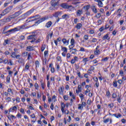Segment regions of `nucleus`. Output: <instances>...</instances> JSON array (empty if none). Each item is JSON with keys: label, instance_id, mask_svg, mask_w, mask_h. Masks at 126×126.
<instances>
[{"label": "nucleus", "instance_id": "f257e3e1", "mask_svg": "<svg viewBox=\"0 0 126 126\" xmlns=\"http://www.w3.org/2000/svg\"><path fill=\"white\" fill-rule=\"evenodd\" d=\"M21 14H22V11L21 10L16 12L13 15L9 16L6 19V20L7 21H10V20H12V19H14L15 18H16V17H18V16H19Z\"/></svg>", "mask_w": 126, "mask_h": 126}, {"label": "nucleus", "instance_id": "f03ea898", "mask_svg": "<svg viewBox=\"0 0 126 126\" xmlns=\"http://www.w3.org/2000/svg\"><path fill=\"white\" fill-rule=\"evenodd\" d=\"M37 37H36V35L34 34L28 36V40H32L31 41V43H33L35 42V40H36Z\"/></svg>", "mask_w": 126, "mask_h": 126}, {"label": "nucleus", "instance_id": "7ed1b4c3", "mask_svg": "<svg viewBox=\"0 0 126 126\" xmlns=\"http://www.w3.org/2000/svg\"><path fill=\"white\" fill-rule=\"evenodd\" d=\"M61 6L62 7V8L67 9H68V8H70V7H72L73 8H74V7H73L71 5H68L67 3H63L61 5Z\"/></svg>", "mask_w": 126, "mask_h": 126}, {"label": "nucleus", "instance_id": "20e7f679", "mask_svg": "<svg viewBox=\"0 0 126 126\" xmlns=\"http://www.w3.org/2000/svg\"><path fill=\"white\" fill-rule=\"evenodd\" d=\"M59 1L60 0H52L51 1V4L52 6H57V5H59Z\"/></svg>", "mask_w": 126, "mask_h": 126}, {"label": "nucleus", "instance_id": "39448f33", "mask_svg": "<svg viewBox=\"0 0 126 126\" xmlns=\"http://www.w3.org/2000/svg\"><path fill=\"white\" fill-rule=\"evenodd\" d=\"M15 58L17 59V60H19L18 62L19 63H22L23 62H24V60L23 59L21 58V56L20 55H16Z\"/></svg>", "mask_w": 126, "mask_h": 126}, {"label": "nucleus", "instance_id": "423d86ee", "mask_svg": "<svg viewBox=\"0 0 126 126\" xmlns=\"http://www.w3.org/2000/svg\"><path fill=\"white\" fill-rule=\"evenodd\" d=\"M75 62H78V57L76 56L74 57V59H72L71 60V64H74V63H75Z\"/></svg>", "mask_w": 126, "mask_h": 126}, {"label": "nucleus", "instance_id": "0eeeda50", "mask_svg": "<svg viewBox=\"0 0 126 126\" xmlns=\"http://www.w3.org/2000/svg\"><path fill=\"white\" fill-rule=\"evenodd\" d=\"M47 18L45 17L40 18L39 20H38L37 21L35 22V23L36 24H39V23H41V22H43V21H45V20H46Z\"/></svg>", "mask_w": 126, "mask_h": 126}, {"label": "nucleus", "instance_id": "6e6552de", "mask_svg": "<svg viewBox=\"0 0 126 126\" xmlns=\"http://www.w3.org/2000/svg\"><path fill=\"white\" fill-rule=\"evenodd\" d=\"M62 42L65 46H68V44L69 43V39L66 40L65 38H63L62 39Z\"/></svg>", "mask_w": 126, "mask_h": 126}, {"label": "nucleus", "instance_id": "1a4fd4ad", "mask_svg": "<svg viewBox=\"0 0 126 126\" xmlns=\"http://www.w3.org/2000/svg\"><path fill=\"white\" fill-rule=\"evenodd\" d=\"M10 11L8 10L7 8L5 9L1 13V15L2 16H3V15H5V14H7V13H9Z\"/></svg>", "mask_w": 126, "mask_h": 126}, {"label": "nucleus", "instance_id": "9d476101", "mask_svg": "<svg viewBox=\"0 0 126 126\" xmlns=\"http://www.w3.org/2000/svg\"><path fill=\"white\" fill-rule=\"evenodd\" d=\"M95 69V67L94 66L91 65L90 68L88 70V73H90V74H92V71Z\"/></svg>", "mask_w": 126, "mask_h": 126}, {"label": "nucleus", "instance_id": "9b49d317", "mask_svg": "<svg viewBox=\"0 0 126 126\" xmlns=\"http://www.w3.org/2000/svg\"><path fill=\"white\" fill-rule=\"evenodd\" d=\"M31 18H34L31 21H35V20H37V19L41 18V16L39 15H37L34 16L32 17Z\"/></svg>", "mask_w": 126, "mask_h": 126}, {"label": "nucleus", "instance_id": "f8f14e48", "mask_svg": "<svg viewBox=\"0 0 126 126\" xmlns=\"http://www.w3.org/2000/svg\"><path fill=\"white\" fill-rule=\"evenodd\" d=\"M62 11H58L56 12L54 14L53 16L55 17H59V15H62Z\"/></svg>", "mask_w": 126, "mask_h": 126}, {"label": "nucleus", "instance_id": "ddd939ff", "mask_svg": "<svg viewBox=\"0 0 126 126\" xmlns=\"http://www.w3.org/2000/svg\"><path fill=\"white\" fill-rule=\"evenodd\" d=\"M65 108V104L64 103L62 102L61 103V111L62 113H64V108Z\"/></svg>", "mask_w": 126, "mask_h": 126}, {"label": "nucleus", "instance_id": "4468645a", "mask_svg": "<svg viewBox=\"0 0 126 126\" xmlns=\"http://www.w3.org/2000/svg\"><path fill=\"white\" fill-rule=\"evenodd\" d=\"M96 1V2L98 3L97 5L99 7H103V5H104L103 4V2H102L103 1H102L101 0H99L98 1Z\"/></svg>", "mask_w": 126, "mask_h": 126}, {"label": "nucleus", "instance_id": "2eb2a0df", "mask_svg": "<svg viewBox=\"0 0 126 126\" xmlns=\"http://www.w3.org/2000/svg\"><path fill=\"white\" fill-rule=\"evenodd\" d=\"M27 51L28 52H31V51H34V47L31 46H27Z\"/></svg>", "mask_w": 126, "mask_h": 126}, {"label": "nucleus", "instance_id": "dca6fc26", "mask_svg": "<svg viewBox=\"0 0 126 126\" xmlns=\"http://www.w3.org/2000/svg\"><path fill=\"white\" fill-rule=\"evenodd\" d=\"M63 89H64V88L63 87V86H62L59 89L58 91L59 94H61V95H62V94H63Z\"/></svg>", "mask_w": 126, "mask_h": 126}, {"label": "nucleus", "instance_id": "f3484780", "mask_svg": "<svg viewBox=\"0 0 126 126\" xmlns=\"http://www.w3.org/2000/svg\"><path fill=\"white\" fill-rule=\"evenodd\" d=\"M112 116H114L117 119H120V118L122 117V114H121L120 113H118L117 114H112Z\"/></svg>", "mask_w": 126, "mask_h": 126}, {"label": "nucleus", "instance_id": "a211bd4d", "mask_svg": "<svg viewBox=\"0 0 126 126\" xmlns=\"http://www.w3.org/2000/svg\"><path fill=\"white\" fill-rule=\"evenodd\" d=\"M83 13L82 10H78L76 12L77 16H81V14Z\"/></svg>", "mask_w": 126, "mask_h": 126}, {"label": "nucleus", "instance_id": "6ab92c4d", "mask_svg": "<svg viewBox=\"0 0 126 126\" xmlns=\"http://www.w3.org/2000/svg\"><path fill=\"white\" fill-rule=\"evenodd\" d=\"M102 39L103 40H110V36H109V34L107 33L105 35H104L102 37Z\"/></svg>", "mask_w": 126, "mask_h": 126}, {"label": "nucleus", "instance_id": "aec40b11", "mask_svg": "<svg viewBox=\"0 0 126 126\" xmlns=\"http://www.w3.org/2000/svg\"><path fill=\"white\" fill-rule=\"evenodd\" d=\"M70 52V53H71L72 55H76V52H77V49H76V48L72 49Z\"/></svg>", "mask_w": 126, "mask_h": 126}, {"label": "nucleus", "instance_id": "412c9836", "mask_svg": "<svg viewBox=\"0 0 126 126\" xmlns=\"http://www.w3.org/2000/svg\"><path fill=\"white\" fill-rule=\"evenodd\" d=\"M18 28V31H20V30H23V29H25L26 27L25 26L22 25L21 26L17 27Z\"/></svg>", "mask_w": 126, "mask_h": 126}, {"label": "nucleus", "instance_id": "4be33fe9", "mask_svg": "<svg viewBox=\"0 0 126 126\" xmlns=\"http://www.w3.org/2000/svg\"><path fill=\"white\" fill-rule=\"evenodd\" d=\"M52 24H53V23H52V22L51 21H49L48 22H47L46 24V27H47V28H50V27L51 26H52Z\"/></svg>", "mask_w": 126, "mask_h": 126}, {"label": "nucleus", "instance_id": "5701e85b", "mask_svg": "<svg viewBox=\"0 0 126 126\" xmlns=\"http://www.w3.org/2000/svg\"><path fill=\"white\" fill-rule=\"evenodd\" d=\"M17 107L15 106L10 108L9 111L10 112H13L14 111H17Z\"/></svg>", "mask_w": 126, "mask_h": 126}, {"label": "nucleus", "instance_id": "b1692460", "mask_svg": "<svg viewBox=\"0 0 126 126\" xmlns=\"http://www.w3.org/2000/svg\"><path fill=\"white\" fill-rule=\"evenodd\" d=\"M92 9L94 13H97V8H96V7L94 5L92 6Z\"/></svg>", "mask_w": 126, "mask_h": 126}, {"label": "nucleus", "instance_id": "393cba45", "mask_svg": "<svg viewBox=\"0 0 126 126\" xmlns=\"http://www.w3.org/2000/svg\"><path fill=\"white\" fill-rule=\"evenodd\" d=\"M81 27H82V24L81 23H78L76 26V28H77L78 30L80 29Z\"/></svg>", "mask_w": 126, "mask_h": 126}, {"label": "nucleus", "instance_id": "a878e982", "mask_svg": "<svg viewBox=\"0 0 126 126\" xmlns=\"http://www.w3.org/2000/svg\"><path fill=\"white\" fill-rule=\"evenodd\" d=\"M40 85L42 89H45V83H44V82H43V80H40Z\"/></svg>", "mask_w": 126, "mask_h": 126}, {"label": "nucleus", "instance_id": "bb28decb", "mask_svg": "<svg viewBox=\"0 0 126 126\" xmlns=\"http://www.w3.org/2000/svg\"><path fill=\"white\" fill-rule=\"evenodd\" d=\"M18 31V29L17 27L16 28H14V29H12L10 30V32H12V33H14V32H16Z\"/></svg>", "mask_w": 126, "mask_h": 126}, {"label": "nucleus", "instance_id": "cd10ccee", "mask_svg": "<svg viewBox=\"0 0 126 126\" xmlns=\"http://www.w3.org/2000/svg\"><path fill=\"white\" fill-rule=\"evenodd\" d=\"M11 57L13 59H15V57L16 56V53L15 52H11L10 53Z\"/></svg>", "mask_w": 126, "mask_h": 126}, {"label": "nucleus", "instance_id": "c85d7f7f", "mask_svg": "<svg viewBox=\"0 0 126 126\" xmlns=\"http://www.w3.org/2000/svg\"><path fill=\"white\" fill-rule=\"evenodd\" d=\"M30 67V66L29 65V63H27L25 65V70H27V71L28 70Z\"/></svg>", "mask_w": 126, "mask_h": 126}, {"label": "nucleus", "instance_id": "c756f323", "mask_svg": "<svg viewBox=\"0 0 126 126\" xmlns=\"http://www.w3.org/2000/svg\"><path fill=\"white\" fill-rule=\"evenodd\" d=\"M61 48H62V50L63 51V52L67 53V48H66V47H63L62 46Z\"/></svg>", "mask_w": 126, "mask_h": 126}, {"label": "nucleus", "instance_id": "7c9ffc66", "mask_svg": "<svg viewBox=\"0 0 126 126\" xmlns=\"http://www.w3.org/2000/svg\"><path fill=\"white\" fill-rule=\"evenodd\" d=\"M69 96L72 97V99H75V95L72 93V92H69Z\"/></svg>", "mask_w": 126, "mask_h": 126}, {"label": "nucleus", "instance_id": "2f4dec72", "mask_svg": "<svg viewBox=\"0 0 126 126\" xmlns=\"http://www.w3.org/2000/svg\"><path fill=\"white\" fill-rule=\"evenodd\" d=\"M94 54L96 56L100 55V50H95V51L94 52Z\"/></svg>", "mask_w": 126, "mask_h": 126}, {"label": "nucleus", "instance_id": "473e14b6", "mask_svg": "<svg viewBox=\"0 0 126 126\" xmlns=\"http://www.w3.org/2000/svg\"><path fill=\"white\" fill-rule=\"evenodd\" d=\"M62 17L63 19H67V18L69 17V16L67 14H64L63 15Z\"/></svg>", "mask_w": 126, "mask_h": 126}, {"label": "nucleus", "instance_id": "72a5a7b5", "mask_svg": "<svg viewBox=\"0 0 126 126\" xmlns=\"http://www.w3.org/2000/svg\"><path fill=\"white\" fill-rule=\"evenodd\" d=\"M78 110H82L83 109V106H82V104H78Z\"/></svg>", "mask_w": 126, "mask_h": 126}, {"label": "nucleus", "instance_id": "f704fd0d", "mask_svg": "<svg viewBox=\"0 0 126 126\" xmlns=\"http://www.w3.org/2000/svg\"><path fill=\"white\" fill-rule=\"evenodd\" d=\"M5 100L6 101V102H9L11 101V98L10 97H5Z\"/></svg>", "mask_w": 126, "mask_h": 126}, {"label": "nucleus", "instance_id": "c9c22d12", "mask_svg": "<svg viewBox=\"0 0 126 126\" xmlns=\"http://www.w3.org/2000/svg\"><path fill=\"white\" fill-rule=\"evenodd\" d=\"M7 118H8V120H10V118H11L12 119H15V116H14V115H8V116H7Z\"/></svg>", "mask_w": 126, "mask_h": 126}, {"label": "nucleus", "instance_id": "e433bc0d", "mask_svg": "<svg viewBox=\"0 0 126 126\" xmlns=\"http://www.w3.org/2000/svg\"><path fill=\"white\" fill-rule=\"evenodd\" d=\"M7 92L8 94H9V93H11L12 95L13 94V91H12V90H11L10 88L8 89Z\"/></svg>", "mask_w": 126, "mask_h": 126}, {"label": "nucleus", "instance_id": "4c0bfd02", "mask_svg": "<svg viewBox=\"0 0 126 126\" xmlns=\"http://www.w3.org/2000/svg\"><path fill=\"white\" fill-rule=\"evenodd\" d=\"M34 88L36 90H38L39 89V85L37 83L34 84Z\"/></svg>", "mask_w": 126, "mask_h": 126}, {"label": "nucleus", "instance_id": "58836bf2", "mask_svg": "<svg viewBox=\"0 0 126 126\" xmlns=\"http://www.w3.org/2000/svg\"><path fill=\"white\" fill-rule=\"evenodd\" d=\"M6 82H7V83H9V82H10V75H8L7 76Z\"/></svg>", "mask_w": 126, "mask_h": 126}, {"label": "nucleus", "instance_id": "ea45409f", "mask_svg": "<svg viewBox=\"0 0 126 126\" xmlns=\"http://www.w3.org/2000/svg\"><path fill=\"white\" fill-rule=\"evenodd\" d=\"M79 97L81 98V101L84 99V95H83L82 94H79Z\"/></svg>", "mask_w": 126, "mask_h": 126}, {"label": "nucleus", "instance_id": "a19ab883", "mask_svg": "<svg viewBox=\"0 0 126 126\" xmlns=\"http://www.w3.org/2000/svg\"><path fill=\"white\" fill-rule=\"evenodd\" d=\"M113 86L114 87H118V83H117V81H113Z\"/></svg>", "mask_w": 126, "mask_h": 126}, {"label": "nucleus", "instance_id": "79ce46f5", "mask_svg": "<svg viewBox=\"0 0 126 126\" xmlns=\"http://www.w3.org/2000/svg\"><path fill=\"white\" fill-rule=\"evenodd\" d=\"M11 33H12V32H10V30L4 32V34H7V35H10V34H11Z\"/></svg>", "mask_w": 126, "mask_h": 126}, {"label": "nucleus", "instance_id": "37998d69", "mask_svg": "<svg viewBox=\"0 0 126 126\" xmlns=\"http://www.w3.org/2000/svg\"><path fill=\"white\" fill-rule=\"evenodd\" d=\"M106 96H107L108 98L111 96V93H110V91H107L106 92Z\"/></svg>", "mask_w": 126, "mask_h": 126}, {"label": "nucleus", "instance_id": "c03bdc74", "mask_svg": "<svg viewBox=\"0 0 126 126\" xmlns=\"http://www.w3.org/2000/svg\"><path fill=\"white\" fill-rule=\"evenodd\" d=\"M89 60L88 59V58H85L83 59V63H87Z\"/></svg>", "mask_w": 126, "mask_h": 126}, {"label": "nucleus", "instance_id": "a18cd8bd", "mask_svg": "<svg viewBox=\"0 0 126 126\" xmlns=\"http://www.w3.org/2000/svg\"><path fill=\"white\" fill-rule=\"evenodd\" d=\"M109 122H110V118H107L103 121L104 124H107V123H109Z\"/></svg>", "mask_w": 126, "mask_h": 126}, {"label": "nucleus", "instance_id": "49530a36", "mask_svg": "<svg viewBox=\"0 0 126 126\" xmlns=\"http://www.w3.org/2000/svg\"><path fill=\"white\" fill-rule=\"evenodd\" d=\"M119 74L121 76H124V71H123V70H120Z\"/></svg>", "mask_w": 126, "mask_h": 126}, {"label": "nucleus", "instance_id": "de8ad7c7", "mask_svg": "<svg viewBox=\"0 0 126 126\" xmlns=\"http://www.w3.org/2000/svg\"><path fill=\"white\" fill-rule=\"evenodd\" d=\"M70 44L71 45H73V46H74V44H75L74 39L72 38L71 39Z\"/></svg>", "mask_w": 126, "mask_h": 126}, {"label": "nucleus", "instance_id": "09e8293b", "mask_svg": "<svg viewBox=\"0 0 126 126\" xmlns=\"http://www.w3.org/2000/svg\"><path fill=\"white\" fill-rule=\"evenodd\" d=\"M78 90H79L80 92H81V91H82V88H81V85H79L78 86Z\"/></svg>", "mask_w": 126, "mask_h": 126}, {"label": "nucleus", "instance_id": "8fccbe9b", "mask_svg": "<svg viewBox=\"0 0 126 126\" xmlns=\"http://www.w3.org/2000/svg\"><path fill=\"white\" fill-rule=\"evenodd\" d=\"M109 60V57H105L101 60V62H107Z\"/></svg>", "mask_w": 126, "mask_h": 126}, {"label": "nucleus", "instance_id": "3c124183", "mask_svg": "<svg viewBox=\"0 0 126 126\" xmlns=\"http://www.w3.org/2000/svg\"><path fill=\"white\" fill-rule=\"evenodd\" d=\"M39 64H40V63L38 61H36L35 62L36 68L39 67Z\"/></svg>", "mask_w": 126, "mask_h": 126}, {"label": "nucleus", "instance_id": "603ef678", "mask_svg": "<svg viewBox=\"0 0 126 126\" xmlns=\"http://www.w3.org/2000/svg\"><path fill=\"white\" fill-rule=\"evenodd\" d=\"M84 8H85V9H86V10H88V9L90 8V5H87V6H84Z\"/></svg>", "mask_w": 126, "mask_h": 126}, {"label": "nucleus", "instance_id": "864d4df0", "mask_svg": "<svg viewBox=\"0 0 126 126\" xmlns=\"http://www.w3.org/2000/svg\"><path fill=\"white\" fill-rule=\"evenodd\" d=\"M8 39L4 40V43H3L4 46H6L8 44Z\"/></svg>", "mask_w": 126, "mask_h": 126}, {"label": "nucleus", "instance_id": "5fc2aeb1", "mask_svg": "<svg viewBox=\"0 0 126 126\" xmlns=\"http://www.w3.org/2000/svg\"><path fill=\"white\" fill-rule=\"evenodd\" d=\"M112 98H117V94L113 93L112 94Z\"/></svg>", "mask_w": 126, "mask_h": 126}, {"label": "nucleus", "instance_id": "6e6d98bb", "mask_svg": "<svg viewBox=\"0 0 126 126\" xmlns=\"http://www.w3.org/2000/svg\"><path fill=\"white\" fill-rule=\"evenodd\" d=\"M91 43H96L97 42V39L96 38H93V39L91 40Z\"/></svg>", "mask_w": 126, "mask_h": 126}, {"label": "nucleus", "instance_id": "4d7b16f0", "mask_svg": "<svg viewBox=\"0 0 126 126\" xmlns=\"http://www.w3.org/2000/svg\"><path fill=\"white\" fill-rule=\"evenodd\" d=\"M63 99L65 101H67L68 100V96L67 95H64Z\"/></svg>", "mask_w": 126, "mask_h": 126}, {"label": "nucleus", "instance_id": "13d9d810", "mask_svg": "<svg viewBox=\"0 0 126 126\" xmlns=\"http://www.w3.org/2000/svg\"><path fill=\"white\" fill-rule=\"evenodd\" d=\"M95 17L96 18H100V17H101V13H97L96 16H95Z\"/></svg>", "mask_w": 126, "mask_h": 126}, {"label": "nucleus", "instance_id": "bf43d9fd", "mask_svg": "<svg viewBox=\"0 0 126 126\" xmlns=\"http://www.w3.org/2000/svg\"><path fill=\"white\" fill-rule=\"evenodd\" d=\"M57 60L58 62H62V58H61V56H57Z\"/></svg>", "mask_w": 126, "mask_h": 126}, {"label": "nucleus", "instance_id": "052dcab7", "mask_svg": "<svg viewBox=\"0 0 126 126\" xmlns=\"http://www.w3.org/2000/svg\"><path fill=\"white\" fill-rule=\"evenodd\" d=\"M3 63L5 64H6L8 63V60L7 59H4L3 60Z\"/></svg>", "mask_w": 126, "mask_h": 126}, {"label": "nucleus", "instance_id": "680f3d73", "mask_svg": "<svg viewBox=\"0 0 126 126\" xmlns=\"http://www.w3.org/2000/svg\"><path fill=\"white\" fill-rule=\"evenodd\" d=\"M109 108H113L114 107V103H111L108 105Z\"/></svg>", "mask_w": 126, "mask_h": 126}, {"label": "nucleus", "instance_id": "e2e57ef3", "mask_svg": "<svg viewBox=\"0 0 126 126\" xmlns=\"http://www.w3.org/2000/svg\"><path fill=\"white\" fill-rule=\"evenodd\" d=\"M12 8H13V6H10L7 9L8 11H9L10 12V11L12 9Z\"/></svg>", "mask_w": 126, "mask_h": 126}, {"label": "nucleus", "instance_id": "0e129e2a", "mask_svg": "<svg viewBox=\"0 0 126 126\" xmlns=\"http://www.w3.org/2000/svg\"><path fill=\"white\" fill-rule=\"evenodd\" d=\"M77 75L79 76L80 78H83V76L81 75L80 72H78L77 73Z\"/></svg>", "mask_w": 126, "mask_h": 126}, {"label": "nucleus", "instance_id": "69168bd1", "mask_svg": "<svg viewBox=\"0 0 126 126\" xmlns=\"http://www.w3.org/2000/svg\"><path fill=\"white\" fill-rule=\"evenodd\" d=\"M45 48H46V46L42 45L41 47V52H44V50H45Z\"/></svg>", "mask_w": 126, "mask_h": 126}, {"label": "nucleus", "instance_id": "338daca9", "mask_svg": "<svg viewBox=\"0 0 126 126\" xmlns=\"http://www.w3.org/2000/svg\"><path fill=\"white\" fill-rule=\"evenodd\" d=\"M118 83H119V84H122L123 83V82H124V81H122V80H118L117 81Z\"/></svg>", "mask_w": 126, "mask_h": 126}, {"label": "nucleus", "instance_id": "774afa93", "mask_svg": "<svg viewBox=\"0 0 126 126\" xmlns=\"http://www.w3.org/2000/svg\"><path fill=\"white\" fill-rule=\"evenodd\" d=\"M66 58H67V60L68 59H69V58H70V54L67 53V54H66Z\"/></svg>", "mask_w": 126, "mask_h": 126}]
</instances>
